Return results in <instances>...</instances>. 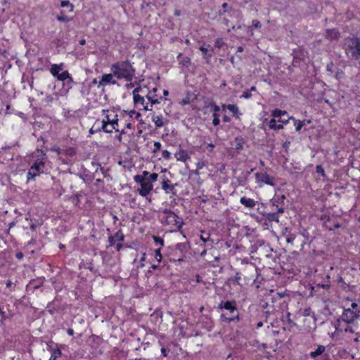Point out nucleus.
Returning <instances> with one entry per match:
<instances>
[{
	"mask_svg": "<svg viewBox=\"0 0 360 360\" xmlns=\"http://www.w3.org/2000/svg\"><path fill=\"white\" fill-rule=\"evenodd\" d=\"M101 112L103 117L101 120H96L91 126V134L101 130L105 133H112L113 130L121 131L120 123L122 122V119H118V115L114 110L103 109Z\"/></svg>",
	"mask_w": 360,
	"mask_h": 360,
	"instance_id": "obj_1",
	"label": "nucleus"
},
{
	"mask_svg": "<svg viewBox=\"0 0 360 360\" xmlns=\"http://www.w3.org/2000/svg\"><path fill=\"white\" fill-rule=\"evenodd\" d=\"M110 71L117 79L130 82L128 87L133 86L131 82L136 78V68L133 62L128 59L116 61L111 65Z\"/></svg>",
	"mask_w": 360,
	"mask_h": 360,
	"instance_id": "obj_2",
	"label": "nucleus"
},
{
	"mask_svg": "<svg viewBox=\"0 0 360 360\" xmlns=\"http://www.w3.org/2000/svg\"><path fill=\"white\" fill-rule=\"evenodd\" d=\"M360 317V311L352 310V309L343 308L342 313L335 325V330L341 333H356L357 328L354 325L355 321Z\"/></svg>",
	"mask_w": 360,
	"mask_h": 360,
	"instance_id": "obj_3",
	"label": "nucleus"
},
{
	"mask_svg": "<svg viewBox=\"0 0 360 360\" xmlns=\"http://www.w3.org/2000/svg\"><path fill=\"white\" fill-rule=\"evenodd\" d=\"M34 162L31 165L27 173V179L30 181L34 179L36 176L45 172L46 161L47 159L46 153L43 150L37 149L33 153Z\"/></svg>",
	"mask_w": 360,
	"mask_h": 360,
	"instance_id": "obj_4",
	"label": "nucleus"
},
{
	"mask_svg": "<svg viewBox=\"0 0 360 360\" xmlns=\"http://www.w3.org/2000/svg\"><path fill=\"white\" fill-rule=\"evenodd\" d=\"M218 309L224 311V312L220 315V320L221 321L230 323L239 321V311L236 300H221L218 305Z\"/></svg>",
	"mask_w": 360,
	"mask_h": 360,
	"instance_id": "obj_5",
	"label": "nucleus"
},
{
	"mask_svg": "<svg viewBox=\"0 0 360 360\" xmlns=\"http://www.w3.org/2000/svg\"><path fill=\"white\" fill-rule=\"evenodd\" d=\"M240 271L244 280V285L255 284L257 289L259 288L257 283H261L263 278L258 273V269L252 263H246Z\"/></svg>",
	"mask_w": 360,
	"mask_h": 360,
	"instance_id": "obj_6",
	"label": "nucleus"
},
{
	"mask_svg": "<svg viewBox=\"0 0 360 360\" xmlns=\"http://www.w3.org/2000/svg\"><path fill=\"white\" fill-rule=\"evenodd\" d=\"M135 108L139 110H152L148 100H147L148 87L146 86L135 88L132 92Z\"/></svg>",
	"mask_w": 360,
	"mask_h": 360,
	"instance_id": "obj_7",
	"label": "nucleus"
},
{
	"mask_svg": "<svg viewBox=\"0 0 360 360\" xmlns=\"http://www.w3.org/2000/svg\"><path fill=\"white\" fill-rule=\"evenodd\" d=\"M285 195H282L281 196H275L271 200L269 207L271 210L270 212H264L263 215L265 218L269 221H279V214H282L284 212V207L283 205H280L281 203H283V200L285 199Z\"/></svg>",
	"mask_w": 360,
	"mask_h": 360,
	"instance_id": "obj_8",
	"label": "nucleus"
},
{
	"mask_svg": "<svg viewBox=\"0 0 360 360\" xmlns=\"http://www.w3.org/2000/svg\"><path fill=\"white\" fill-rule=\"evenodd\" d=\"M345 51L347 56L352 60L360 59V38L356 36L347 37L344 41Z\"/></svg>",
	"mask_w": 360,
	"mask_h": 360,
	"instance_id": "obj_9",
	"label": "nucleus"
},
{
	"mask_svg": "<svg viewBox=\"0 0 360 360\" xmlns=\"http://www.w3.org/2000/svg\"><path fill=\"white\" fill-rule=\"evenodd\" d=\"M149 174L147 171H143L142 174L134 176V181L139 184L141 188L137 189V193L142 197H146L153 189V184L146 181V176Z\"/></svg>",
	"mask_w": 360,
	"mask_h": 360,
	"instance_id": "obj_10",
	"label": "nucleus"
},
{
	"mask_svg": "<svg viewBox=\"0 0 360 360\" xmlns=\"http://www.w3.org/2000/svg\"><path fill=\"white\" fill-rule=\"evenodd\" d=\"M240 12L239 10H236L232 8V7L229 6L226 2H224L222 4V9L219 11V15H223V23L227 27L228 31H230L231 28L232 30L235 29V26L232 24H229L230 21L227 18H238L240 16Z\"/></svg>",
	"mask_w": 360,
	"mask_h": 360,
	"instance_id": "obj_11",
	"label": "nucleus"
},
{
	"mask_svg": "<svg viewBox=\"0 0 360 360\" xmlns=\"http://www.w3.org/2000/svg\"><path fill=\"white\" fill-rule=\"evenodd\" d=\"M162 223L170 226L172 228L180 229L182 226V219L176 214L173 211L165 209L162 212Z\"/></svg>",
	"mask_w": 360,
	"mask_h": 360,
	"instance_id": "obj_12",
	"label": "nucleus"
},
{
	"mask_svg": "<svg viewBox=\"0 0 360 360\" xmlns=\"http://www.w3.org/2000/svg\"><path fill=\"white\" fill-rule=\"evenodd\" d=\"M188 248L189 245L187 242L177 243L170 255V260L174 262L184 261Z\"/></svg>",
	"mask_w": 360,
	"mask_h": 360,
	"instance_id": "obj_13",
	"label": "nucleus"
},
{
	"mask_svg": "<svg viewBox=\"0 0 360 360\" xmlns=\"http://www.w3.org/2000/svg\"><path fill=\"white\" fill-rule=\"evenodd\" d=\"M60 11L57 15L56 18L60 22H67L72 19V17L68 14L73 12L74 6L70 4V1H60Z\"/></svg>",
	"mask_w": 360,
	"mask_h": 360,
	"instance_id": "obj_14",
	"label": "nucleus"
},
{
	"mask_svg": "<svg viewBox=\"0 0 360 360\" xmlns=\"http://www.w3.org/2000/svg\"><path fill=\"white\" fill-rule=\"evenodd\" d=\"M124 238L122 229H119L115 234L108 237L109 246H115L116 250L120 252L123 248Z\"/></svg>",
	"mask_w": 360,
	"mask_h": 360,
	"instance_id": "obj_15",
	"label": "nucleus"
},
{
	"mask_svg": "<svg viewBox=\"0 0 360 360\" xmlns=\"http://www.w3.org/2000/svg\"><path fill=\"white\" fill-rule=\"evenodd\" d=\"M256 182L262 186L263 184H266L271 186H274L275 178L268 174L266 172H257L255 174Z\"/></svg>",
	"mask_w": 360,
	"mask_h": 360,
	"instance_id": "obj_16",
	"label": "nucleus"
},
{
	"mask_svg": "<svg viewBox=\"0 0 360 360\" xmlns=\"http://www.w3.org/2000/svg\"><path fill=\"white\" fill-rule=\"evenodd\" d=\"M115 75L113 72L108 74H104L101 76V79L98 82L96 79H94L91 81L92 84H97L98 87L100 86H105L106 85H115L117 84V79H115Z\"/></svg>",
	"mask_w": 360,
	"mask_h": 360,
	"instance_id": "obj_17",
	"label": "nucleus"
},
{
	"mask_svg": "<svg viewBox=\"0 0 360 360\" xmlns=\"http://www.w3.org/2000/svg\"><path fill=\"white\" fill-rule=\"evenodd\" d=\"M271 115L272 117H274L278 120V122L280 124H286L288 123L289 120L291 119L288 112L285 110H282L278 108H276L271 111Z\"/></svg>",
	"mask_w": 360,
	"mask_h": 360,
	"instance_id": "obj_18",
	"label": "nucleus"
},
{
	"mask_svg": "<svg viewBox=\"0 0 360 360\" xmlns=\"http://www.w3.org/2000/svg\"><path fill=\"white\" fill-rule=\"evenodd\" d=\"M158 89L156 87L153 88L152 90H149L148 88L147 100H148L150 108L153 109V105L156 104H160L163 100H167L166 98H163L161 96L157 94Z\"/></svg>",
	"mask_w": 360,
	"mask_h": 360,
	"instance_id": "obj_19",
	"label": "nucleus"
},
{
	"mask_svg": "<svg viewBox=\"0 0 360 360\" xmlns=\"http://www.w3.org/2000/svg\"><path fill=\"white\" fill-rule=\"evenodd\" d=\"M174 156L177 161L186 162L190 159V155L186 150L180 148L175 153Z\"/></svg>",
	"mask_w": 360,
	"mask_h": 360,
	"instance_id": "obj_20",
	"label": "nucleus"
},
{
	"mask_svg": "<svg viewBox=\"0 0 360 360\" xmlns=\"http://www.w3.org/2000/svg\"><path fill=\"white\" fill-rule=\"evenodd\" d=\"M240 202L243 205H244L247 208L252 209L253 208L257 202L252 198H247L246 196H243L240 199Z\"/></svg>",
	"mask_w": 360,
	"mask_h": 360,
	"instance_id": "obj_21",
	"label": "nucleus"
},
{
	"mask_svg": "<svg viewBox=\"0 0 360 360\" xmlns=\"http://www.w3.org/2000/svg\"><path fill=\"white\" fill-rule=\"evenodd\" d=\"M326 37L330 40L338 39L340 37V33L338 29H328L326 31Z\"/></svg>",
	"mask_w": 360,
	"mask_h": 360,
	"instance_id": "obj_22",
	"label": "nucleus"
},
{
	"mask_svg": "<svg viewBox=\"0 0 360 360\" xmlns=\"http://www.w3.org/2000/svg\"><path fill=\"white\" fill-rule=\"evenodd\" d=\"M162 188L165 191L166 193H173V190L174 189V185L172 184V181L168 179H163L162 182Z\"/></svg>",
	"mask_w": 360,
	"mask_h": 360,
	"instance_id": "obj_23",
	"label": "nucleus"
},
{
	"mask_svg": "<svg viewBox=\"0 0 360 360\" xmlns=\"http://www.w3.org/2000/svg\"><path fill=\"white\" fill-rule=\"evenodd\" d=\"M210 45L208 44L207 46H205V45L201 46L199 49L202 53V57L204 59H205L207 61H208L212 56L214 49H211L210 51L208 50V47Z\"/></svg>",
	"mask_w": 360,
	"mask_h": 360,
	"instance_id": "obj_24",
	"label": "nucleus"
},
{
	"mask_svg": "<svg viewBox=\"0 0 360 360\" xmlns=\"http://www.w3.org/2000/svg\"><path fill=\"white\" fill-rule=\"evenodd\" d=\"M51 150L56 152L58 155L66 154L72 156L75 154V150L72 148H69L68 149L64 150L61 149L59 147H53L51 148Z\"/></svg>",
	"mask_w": 360,
	"mask_h": 360,
	"instance_id": "obj_25",
	"label": "nucleus"
},
{
	"mask_svg": "<svg viewBox=\"0 0 360 360\" xmlns=\"http://www.w3.org/2000/svg\"><path fill=\"white\" fill-rule=\"evenodd\" d=\"M152 121L154 122L156 127L160 128L165 124V119L162 115H153Z\"/></svg>",
	"mask_w": 360,
	"mask_h": 360,
	"instance_id": "obj_26",
	"label": "nucleus"
},
{
	"mask_svg": "<svg viewBox=\"0 0 360 360\" xmlns=\"http://www.w3.org/2000/svg\"><path fill=\"white\" fill-rule=\"evenodd\" d=\"M269 128L270 129H272V130H274V131H278V130L283 129V124H280L278 122V120L277 119L273 117L269 122Z\"/></svg>",
	"mask_w": 360,
	"mask_h": 360,
	"instance_id": "obj_27",
	"label": "nucleus"
},
{
	"mask_svg": "<svg viewBox=\"0 0 360 360\" xmlns=\"http://www.w3.org/2000/svg\"><path fill=\"white\" fill-rule=\"evenodd\" d=\"M228 110L231 112L233 117L236 119H240L242 113L240 112L238 107L235 104H228Z\"/></svg>",
	"mask_w": 360,
	"mask_h": 360,
	"instance_id": "obj_28",
	"label": "nucleus"
},
{
	"mask_svg": "<svg viewBox=\"0 0 360 360\" xmlns=\"http://www.w3.org/2000/svg\"><path fill=\"white\" fill-rule=\"evenodd\" d=\"M63 64L61 63L60 65L53 64L51 65L50 72L51 75L58 78V76L60 74V72L63 70Z\"/></svg>",
	"mask_w": 360,
	"mask_h": 360,
	"instance_id": "obj_29",
	"label": "nucleus"
},
{
	"mask_svg": "<svg viewBox=\"0 0 360 360\" xmlns=\"http://www.w3.org/2000/svg\"><path fill=\"white\" fill-rule=\"evenodd\" d=\"M326 350V347L323 345H319L317 348L309 353L310 357L315 359L318 356L321 355Z\"/></svg>",
	"mask_w": 360,
	"mask_h": 360,
	"instance_id": "obj_30",
	"label": "nucleus"
},
{
	"mask_svg": "<svg viewBox=\"0 0 360 360\" xmlns=\"http://www.w3.org/2000/svg\"><path fill=\"white\" fill-rule=\"evenodd\" d=\"M153 239L157 248L161 249L164 246V240L161 237L153 236Z\"/></svg>",
	"mask_w": 360,
	"mask_h": 360,
	"instance_id": "obj_31",
	"label": "nucleus"
},
{
	"mask_svg": "<svg viewBox=\"0 0 360 360\" xmlns=\"http://www.w3.org/2000/svg\"><path fill=\"white\" fill-rule=\"evenodd\" d=\"M153 257H154V260L156 262H158V263H160L161 261H162V254H161V249L160 248H156L155 250H154V254H153Z\"/></svg>",
	"mask_w": 360,
	"mask_h": 360,
	"instance_id": "obj_32",
	"label": "nucleus"
},
{
	"mask_svg": "<svg viewBox=\"0 0 360 360\" xmlns=\"http://www.w3.org/2000/svg\"><path fill=\"white\" fill-rule=\"evenodd\" d=\"M62 354L61 351L59 349H54L51 352V355L49 360H56Z\"/></svg>",
	"mask_w": 360,
	"mask_h": 360,
	"instance_id": "obj_33",
	"label": "nucleus"
},
{
	"mask_svg": "<svg viewBox=\"0 0 360 360\" xmlns=\"http://www.w3.org/2000/svg\"><path fill=\"white\" fill-rule=\"evenodd\" d=\"M206 107H210L211 111L213 113H218V112L220 110V107L213 101H210L207 105H206Z\"/></svg>",
	"mask_w": 360,
	"mask_h": 360,
	"instance_id": "obj_34",
	"label": "nucleus"
},
{
	"mask_svg": "<svg viewBox=\"0 0 360 360\" xmlns=\"http://www.w3.org/2000/svg\"><path fill=\"white\" fill-rule=\"evenodd\" d=\"M293 120H294V125L295 127V129L297 131H299L301 130V129L304 127V125L305 124V122L306 120H303V121H301V120H295L294 118H292Z\"/></svg>",
	"mask_w": 360,
	"mask_h": 360,
	"instance_id": "obj_35",
	"label": "nucleus"
},
{
	"mask_svg": "<svg viewBox=\"0 0 360 360\" xmlns=\"http://www.w3.org/2000/svg\"><path fill=\"white\" fill-rule=\"evenodd\" d=\"M70 78V73L68 70L63 71L62 72H60L59 75L58 76L57 79L59 81L64 82L67 79Z\"/></svg>",
	"mask_w": 360,
	"mask_h": 360,
	"instance_id": "obj_36",
	"label": "nucleus"
},
{
	"mask_svg": "<svg viewBox=\"0 0 360 360\" xmlns=\"http://www.w3.org/2000/svg\"><path fill=\"white\" fill-rule=\"evenodd\" d=\"M158 178V174L157 173H152L148 174L146 176V181L148 182H150V184H153V182L156 181Z\"/></svg>",
	"mask_w": 360,
	"mask_h": 360,
	"instance_id": "obj_37",
	"label": "nucleus"
},
{
	"mask_svg": "<svg viewBox=\"0 0 360 360\" xmlns=\"http://www.w3.org/2000/svg\"><path fill=\"white\" fill-rule=\"evenodd\" d=\"M262 25L258 20H252V25L248 27V30L252 32L253 28H260Z\"/></svg>",
	"mask_w": 360,
	"mask_h": 360,
	"instance_id": "obj_38",
	"label": "nucleus"
},
{
	"mask_svg": "<svg viewBox=\"0 0 360 360\" xmlns=\"http://www.w3.org/2000/svg\"><path fill=\"white\" fill-rule=\"evenodd\" d=\"M345 77V72L341 69H338V70L335 72V78L340 81L342 79H343Z\"/></svg>",
	"mask_w": 360,
	"mask_h": 360,
	"instance_id": "obj_39",
	"label": "nucleus"
},
{
	"mask_svg": "<svg viewBox=\"0 0 360 360\" xmlns=\"http://www.w3.org/2000/svg\"><path fill=\"white\" fill-rule=\"evenodd\" d=\"M192 94L190 93H188L185 98L182 99V101L180 102V103L183 105L190 104L191 103V98Z\"/></svg>",
	"mask_w": 360,
	"mask_h": 360,
	"instance_id": "obj_40",
	"label": "nucleus"
},
{
	"mask_svg": "<svg viewBox=\"0 0 360 360\" xmlns=\"http://www.w3.org/2000/svg\"><path fill=\"white\" fill-rule=\"evenodd\" d=\"M212 117H213L212 124L215 127L218 126L220 124L219 114V113H213Z\"/></svg>",
	"mask_w": 360,
	"mask_h": 360,
	"instance_id": "obj_41",
	"label": "nucleus"
},
{
	"mask_svg": "<svg viewBox=\"0 0 360 360\" xmlns=\"http://www.w3.org/2000/svg\"><path fill=\"white\" fill-rule=\"evenodd\" d=\"M159 345L161 347V354L164 357L167 356L169 350L163 345L161 341H158Z\"/></svg>",
	"mask_w": 360,
	"mask_h": 360,
	"instance_id": "obj_42",
	"label": "nucleus"
},
{
	"mask_svg": "<svg viewBox=\"0 0 360 360\" xmlns=\"http://www.w3.org/2000/svg\"><path fill=\"white\" fill-rule=\"evenodd\" d=\"M242 279H243V276H242V274H241V271L240 270V271H239V272H237V273L236 274V276H235V277H234V280H235V281L236 282V283H237L238 285H242V284L240 283V281H241Z\"/></svg>",
	"mask_w": 360,
	"mask_h": 360,
	"instance_id": "obj_43",
	"label": "nucleus"
},
{
	"mask_svg": "<svg viewBox=\"0 0 360 360\" xmlns=\"http://www.w3.org/2000/svg\"><path fill=\"white\" fill-rule=\"evenodd\" d=\"M316 172L319 174H321L323 177L326 176L324 169L321 165H316Z\"/></svg>",
	"mask_w": 360,
	"mask_h": 360,
	"instance_id": "obj_44",
	"label": "nucleus"
},
{
	"mask_svg": "<svg viewBox=\"0 0 360 360\" xmlns=\"http://www.w3.org/2000/svg\"><path fill=\"white\" fill-rule=\"evenodd\" d=\"M162 157L165 160H169L172 159L171 153L169 151H168L167 150H162Z\"/></svg>",
	"mask_w": 360,
	"mask_h": 360,
	"instance_id": "obj_45",
	"label": "nucleus"
},
{
	"mask_svg": "<svg viewBox=\"0 0 360 360\" xmlns=\"http://www.w3.org/2000/svg\"><path fill=\"white\" fill-rule=\"evenodd\" d=\"M204 146H205V148L207 151H208L209 153H212L213 152L214 150V148L215 147L214 144L212 143H204Z\"/></svg>",
	"mask_w": 360,
	"mask_h": 360,
	"instance_id": "obj_46",
	"label": "nucleus"
},
{
	"mask_svg": "<svg viewBox=\"0 0 360 360\" xmlns=\"http://www.w3.org/2000/svg\"><path fill=\"white\" fill-rule=\"evenodd\" d=\"M206 166V162L203 160H199L195 165V168L198 169H202L203 167Z\"/></svg>",
	"mask_w": 360,
	"mask_h": 360,
	"instance_id": "obj_47",
	"label": "nucleus"
},
{
	"mask_svg": "<svg viewBox=\"0 0 360 360\" xmlns=\"http://www.w3.org/2000/svg\"><path fill=\"white\" fill-rule=\"evenodd\" d=\"M224 44V42L221 38H217L215 40L214 46L216 48L221 49Z\"/></svg>",
	"mask_w": 360,
	"mask_h": 360,
	"instance_id": "obj_48",
	"label": "nucleus"
},
{
	"mask_svg": "<svg viewBox=\"0 0 360 360\" xmlns=\"http://www.w3.org/2000/svg\"><path fill=\"white\" fill-rule=\"evenodd\" d=\"M119 132L120 134L115 136V139L121 143L122 142V134H125L124 129L122 128Z\"/></svg>",
	"mask_w": 360,
	"mask_h": 360,
	"instance_id": "obj_49",
	"label": "nucleus"
},
{
	"mask_svg": "<svg viewBox=\"0 0 360 360\" xmlns=\"http://www.w3.org/2000/svg\"><path fill=\"white\" fill-rule=\"evenodd\" d=\"M333 67L334 64L332 61L328 63L326 65V70L328 72V74L331 75L333 72Z\"/></svg>",
	"mask_w": 360,
	"mask_h": 360,
	"instance_id": "obj_50",
	"label": "nucleus"
},
{
	"mask_svg": "<svg viewBox=\"0 0 360 360\" xmlns=\"http://www.w3.org/2000/svg\"><path fill=\"white\" fill-rule=\"evenodd\" d=\"M161 146H162V144L160 142L155 141L154 143V148H153V152L156 153L157 151L160 150L161 148Z\"/></svg>",
	"mask_w": 360,
	"mask_h": 360,
	"instance_id": "obj_51",
	"label": "nucleus"
},
{
	"mask_svg": "<svg viewBox=\"0 0 360 360\" xmlns=\"http://www.w3.org/2000/svg\"><path fill=\"white\" fill-rule=\"evenodd\" d=\"M295 240H297V241H300V238L299 237H297V236H290V237H288L287 239H286V241L288 243H292L293 244V242Z\"/></svg>",
	"mask_w": 360,
	"mask_h": 360,
	"instance_id": "obj_52",
	"label": "nucleus"
},
{
	"mask_svg": "<svg viewBox=\"0 0 360 360\" xmlns=\"http://www.w3.org/2000/svg\"><path fill=\"white\" fill-rule=\"evenodd\" d=\"M251 96H252V94L250 93V91L246 90L243 92V94L240 96V98H249Z\"/></svg>",
	"mask_w": 360,
	"mask_h": 360,
	"instance_id": "obj_53",
	"label": "nucleus"
},
{
	"mask_svg": "<svg viewBox=\"0 0 360 360\" xmlns=\"http://www.w3.org/2000/svg\"><path fill=\"white\" fill-rule=\"evenodd\" d=\"M347 309H352V310L360 311L359 307L356 302H352L349 307Z\"/></svg>",
	"mask_w": 360,
	"mask_h": 360,
	"instance_id": "obj_54",
	"label": "nucleus"
},
{
	"mask_svg": "<svg viewBox=\"0 0 360 360\" xmlns=\"http://www.w3.org/2000/svg\"><path fill=\"white\" fill-rule=\"evenodd\" d=\"M200 169L195 168V169H193L190 172V174L191 175L194 174L196 176H199L200 174Z\"/></svg>",
	"mask_w": 360,
	"mask_h": 360,
	"instance_id": "obj_55",
	"label": "nucleus"
},
{
	"mask_svg": "<svg viewBox=\"0 0 360 360\" xmlns=\"http://www.w3.org/2000/svg\"><path fill=\"white\" fill-rule=\"evenodd\" d=\"M191 63V60L188 57H185L183 58L182 64L183 65L187 66Z\"/></svg>",
	"mask_w": 360,
	"mask_h": 360,
	"instance_id": "obj_56",
	"label": "nucleus"
},
{
	"mask_svg": "<svg viewBox=\"0 0 360 360\" xmlns=\"http://www.w3.org/2000/svg\"><path fill=\"white\" fill-rule=\"evenodd\" d=\"M15 257L18 260H21L23 259L24 257V254L22 252H18L16 254H15Z\"/></svg>",
	"mask_w": 360,
	"mask_h": 360,
	"instance_id": "obj_57",
	"label": "nucleus"
},
{
	"mask_svg": "<svg viewBox=\"0 0 360 360\" xmlns=\"http://www.w3.org/2000/svg\"><path fill=\"white\" fill-rule=\"evenodd\" d=\"M206 236H204V235H201L200 236V239L201 240H202L204 243L207 242L208 240H209V234H205Z\"/></svg>",
	"mask_w": 360,
	"mask_h": 360,
	"instance_id": "obj_58",
	"label": "nucleus"
},
{
	"mask_svg": "<svg viewBox=\"0 0 360 360\" xmlns=\"http://www.w3.org/2000/svg\"><path fill=\"white\" fill-rule=\"evenodd\" d=\"M159 265H160V263L157 262V264H155V261L153 260L151 264V268L153 269H157L159 267Z\"/></svg>",
	"mask_w": 360,
	"mask_h": 360,
	"instance_id": "obj_59",
	"label": "nucleus"
},
{
	"mask_svg": "<svg viewBox=\"0 0 360 360\" xmlns=\"http://www.w3.org/2000/svg\"><path fill=\"white\" fill-rule=\"evenodd\" d=\"M222 120L224 122H230L231 118L229 117H228L227 115H224L222 117Z\"/></svg>",
	"mask_w": 360,
	"mask_h": 360,
	"instance_id": "obj_60",
	"label": "nucleus"
},
{
	"mask_svg": "<svg viewBox=\"0 0 360 360\" xmlns=\"http://www.w3.org/2000/svg\"><path fill=\"white\" fill-rule=\"evenodd\" d=\"M6 312L4 311L3 308L0 307V315L1 316L2 319H6Z\"/></svg>",
	"mask_w": 360,
	"mask_h": 360,
	"instance_id": "obj_61",
	"label": "nucleus"
},
{
	"mask_svg": "<svg viewBox=\"0 0 360 360\" xmlns=\"http://www.w3.org/2000/svg\"><path fill=\"white\" fill-rule=\"evenodd\" d=\"M124 124L125 125V127L127 129H131L132 126L131 122H127V121L124 122Z\"/></svg>",
	"mask_w": 360,
	"mask_h": 360,
	"instance_id": "obj_62",
	"label": "nucleus"
},
{
	"mask_svg": "<svg viewBox=\"0 0 360 360\" xmlns=\"http://www.w3.org/2000/svg\"><path fill=\"white\" fill-rule=\"evenodd\" d=\"M340 224L337 223V224H334V227H333V228H329V230H330V231H333V230H335V229H338V228H340Z\"/></svg>",
	"mask_w": 360,
	"mask_h": 360,
	"instance_id": "obj_63",
	"label": "nucleus"
},
{
	"mask_svg": "<svg viewBox=\"0 0 360 360\" xmlns=\"http://www.w3.org/2000/svg\"><path fill=\"white\" fill-rule=\"evenodd\" d=\"M237 150H240L243 148V143H238L236 146Z\"/></svg>",
	"mask_w": 360,
	"mask_h": 360,
	"instance_id": "obj_64",
	"label": "nucleus"
}]
</instances>
